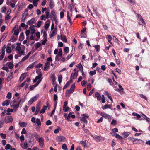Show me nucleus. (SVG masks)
I'll return each mask as SVG.
<instances>
[{"label": "nucleus", "instance_id": "f257e3e1", "mask_svg": "<svg viewBox=\"0 0 150 150\" xmlns=\"http://www.w3.org/2000/svg\"><path fill=\"white\" fill-rule=\"evenodd\" d=\"M39 97V94H37L34 97H32L30 100L28 101V104L29 105H31Z\"/></svg>", "mask_w": 150, "mask_h": 150}, {"label": "nucleus", "instance_id": "f03ea898", "mask_svg": "<svg viewBox=\"0 0 150 150\" xmlns=\"http://www.w3.org/2000/svg\"><path fill=\"white\" fill-rule=\"evenodd\" d=\"M13 120V119L11 116H8L6 117L4 119L5 122L7 124L8 123H11Z\"/></svg>", "mask_w": 150, "mask_h": 150}, {"label": "nucleus", "instance_id": "7ed1b4c3", "mask_svg": "<svg viewBox=\"0 0 150 150\" xmlns=\"http://www.w3.org/2000/svg\"><path fill=\"white\" fill-rule=\"evenodd\" d=\"M137 17H138V19L140 21V23H139V24L140 25H142L143 24H145V21L143 20L142 17L139 14H138L137 15Z\"/></svg>", "mask_w": 150, "mask_h": 150}, {"label": "nucleus", "instance_id": "20e7f679", "mask_svg": "<svg viewBox=\"0 0 150 150\" xmlns=\"http://www.w3.org/2000/svg\"><path fill=\"white\" fill-rule=\"evenodd\" d=\"M44 139L42 137L40 138L38 140V141L39 143V145L42 148L43 147L44 145Z\"/></svg>", "mask_w": 150, "mask_h": 150}, {"label": "nucleus", "instance_id": "39448f33", "mask_svg": "<svg viewBox=\"0 0 150 150\" xmlns=\"http://www.w3.org/2000/svg\"><path fill=\"white\" fill-rule=\"evenodd\" d=\"M80 143L81 144L83 145L84 147H88L89 146L88 145V144H89V143L87 140L81 141L80 142Z\"/></svg>", "mask_w": 150, "mask_h": 150}, {"label": "nucleus", "instance_id": "423d86ee", "mask_svg": "<svg viewBox=\"0 0 150 150\" xmlns=\"http://www.w3.org/2000/svg\"><path fill=\"white\" fill-rule=\"evenodd\" d=\"M21 101V100L19 98H17L15 99L11 103H16V104H18L20 105V104Z\"/></svg>", "mask_w": 150, "mask_h": 150}, {"label": "nucleus", "instance_id": "0eeeda50", "mask_svg": "<svg viewBox=\"0 0 150 150\" xmlns=\"http://www.w3.org/2000/svg\"><path fill=\"white\" fill-rule=\"evenodd\" d=\"M57 140L59 142H65L66 140V139L64 136H60L58 137Z\"/></svg>", "mask_w": 150, "mask_h": 150}, {"label": "nucleus", "instance_id": "6e6552de", "mask_svg": "<svg viewBox=\"0 0 150 150\" xmlns=\"http://www.w3.org/2000/svg\"><path fill=\"white\" fill-rule=\"evenodd\" d=\"M19 105L18 104H16L14 103H11L10 105L11 107H13L14 110H16L19 107Z\"/></svg>", "mask_w": 150, "mask_h": 150}, {"label": "nucleus", "instance_id": "1a4fd4ad", "mask_svg": "<svg viewBox=\"0 0 150 150\" xmlns=\"http://www.w3.org/2000/svg\"><path fill=\"white\" fill-rule=\"evenodd\" d=\"M28 16V13H24L22 15V18L21 19V21L24 22L26 19L27 16Z\"/></svg>", "mask_w": 150, "mask_h": 150}, {"label": "nucleus", "instance_id": "9d476101", "mask_svg": "<svg viewBox=\"0 0 150 150\" xmlns=\"http://www.w3.org/2000/svg\"><path fill=\"white\" fill-rule=\"evenodd\" d=\"M50 16L52 17L53 19L57 18L56 13L55 10H53L51 11L50 13Z\"/></svg>", "mask_w": 150, "mask_h": 150}, {"label": "nucleus", "instance_id": "9b49d317", "mask_svg": "<svg viewBox=\"0 0 150 150\" xmlns=\"http://www.w3.org/2000/svg\"><path fill=\"white\" fill-rule=\"evenodd\" d=\"M95 97H96L98 101H100L101 100V97L100 94L98 92H96L95 93Z\"/></svg>", "mask_w": 150, "mask_h": 150}, {"label": "nucleus", "instance_id": "f8f14e48", "mask_svg": "<svg viewBox=\"0 0 150 150\" xmlns=\"http://www.w3.org/2000/svg\"><path fill=\"white\" fill-rule=\"evenodd\" d=\"M97 142H100L102 139L103 137L99 136H95L93 137Z\"/></svg>", "mask_w": 150, "mask_h": 150}, {"label": "nucleus", "instance_id": "ddd939ff", "mask_svg": "<svg viewBox=\"0 0 150 150\" xmlns=\"http://www.w3.org/2000/svg\"><path fill=\"white\" fill-rule=\"evenodd\" d=\"M35 21V19L34 18H32L31 20L28 21L27 23L30 25H32L33 23H34Z\"/></svg>", "mask_w": 150, "mask_h": 150}, {"label": "nucleus", "instance_id": "4468645a", "mask_svg": "<svg viewBox=\"0 0 150 150\" xmlns=\"http://www.w3.org/2000/svg\"><path fill=\"white\" fill-rule=\"evenodd\" d=\"M49 6L51 9H52L54 6V3L52 0H51L49 2Z\"/></svg>", "mask_w": 150, "mask_h": 150}, {"label": "nucleus", "instance_id": "2eb2a0df", "mask_svg": "<svg viewBox=\"0 0 150 150\" xmlns=\"http://www.w3.org/2000/svg\"><path fill=\"white\" fill-rule=\"evenodd\" d=\"M24 36L23 33V32H21L19 38V40L20 41H22L24 40Z\"/></svg>", "mask_w": 150, "mask_h": 150}, {"label": "nucleus", "instance_id": "dca6fc26", "mask_svg": "<svg viewBox=\"0 0 150 150\" xmlns=\"http://www.w3.org/2000/svg\"><path fill=\"white\" fill-rule=\"evenodd\" d=\"M10 102V101L9 100H7L3 102L2 105L3 106H4L5 105L8 106L9 105Z\"/></svg>", "mask_w": 150, "mask_h": 150}, {"label": "nucleus", "instance_id": "f3484780", "mask_svg": "<svg viewBox=\"0 0 150 150\" xmlns=\"http://www.w3.org/2000/svg\"><path fill=\"white\" fill-rule=\"evenodd\" d=\"M50 63L49 62H47L45 63V67L44 68V71H46L47 70V68L49 67Z\"/></svg>", "mask_w": 150, "mask_h": 150}, {"label": "nucleus", "instance_id": "a211bd4d", "mask_svg": "<svg viewBox=\"0 0 150 150\" xmlns=\"http://www.w3.org/2000/svg\"><path fill=\"white\" fill-rule=\"evenodd\" d=\"M13 75V72H11L10 73L9 76L7 78V81L8 82L10 81L12 79Z\"/></svg>", "mask_w": 150, "mask_h": 150}, {"label": "nucleus", "instance_id": "6ab92c4d", "mask_svg": "<svg viewBox=\"0 0 150 150\" xmlns=\"http://www.w3.org/2000/svg\"><path fill=\"white\" fill-rule=\"evenodd\" d=\"M57 28H55L53 32H52V33L51 35H50V37H53L55 35H56L57 34Z\"/></svg>", "mask_w": 150, "mask_h": 150}, {"label": "nucleus", "instance_id": "aec40b11", "mask_svg": "<svg viewBox=\"0 0 150 150\" xmlns=\"http://www.w3.org/2000/svg\"><path fill=\"white\" fill-rule=\"evenodd\" d=\"M41 33L43 32V37H44V39H47V33L46 31L44 30L43 29H42L41 31Z\"/></svg>", "mask_w": 150, "mask_h": 150}, {"label": "nucleus", "instance_id": "412c9836", "mask_svg": "<svg viewBox=\"0 0 150 150\" xmlns=\"http://www.w3.org/2000/svg\"><path fill=\"white\" fill-rule=\"evenodd\" d=\"M25 73H22L19 78L20 81L21 82L23 81L24 80L25 78Z\"/></svg>", "mask_w": 150, "mask_h": 150}, {"label": "nucleus", "instance_id": "4be33fe9", "mask_svg": "<svg viewBox=\"0 0 150 150\" xmlns=\"http://www.w3.org/2000/svg\"><path fill=\"white\" fill-rule=\"evenodd\" d=\"M130 140L132 141L133 143L134 144H137L138 142V141L141 140L139 139H134L133 138H131L130 139Z\"/></svg>", "mask_w": 150, "mask_h": 150}, {"label": "nucleus", "instance_id": "5701e85b", "mask_svg": "<svg viewBox=\"0 0 150 150\" xmlns=\"http://www.w3.org/2000/svg\"><path fill=\"white\" fill-rule=\"evenodd\" d=\"M21 30L20 27H19L18 29L14 31L13 34L16 35H18L19 30Z\"/></svg>", "mask_w": 150, "mask_h": 150}, {"label": "nucleus", "instance_id": "b1692460", "mask_svg": "<svg viewBox=\"0 0 150 150\" xmlns=\"http://www.w3.org/2000/svg\"><path fill=\"white\" fill-rule=\"evenodd\" d=\"M73 93L69 90H67L66 93V96L67 97H69L70 96V94Z\"/></svg>", "mask_w": 150, "mask_h": 150}, {"label": "nucleus", "instance_id": "393cba45", "mask_svg": "<svg viewBox=\"0 0 150 150\" xmlns=\"http://www.w3.org/2000/svg\"><path fill=\"white\" fill-rule=\"evenodd\" d=\"M80 120L81 121V123L82 122L84 123H87V121L86 118H84V117H81Z\"/></svg>", "mask_w": 150, "mask_h": 150}, {"label": "nucleus", "instance_id": "a878e982", "mask_svg": "<svg viewBox=\"0 0 150 150\" xmlns=\"http://www.w3.org/2000/svg\"><path fill=\"white\" fill-rule=\"evenodd\" d=\"M77 74L76 72L74 74L72 73L71 74V77H72L73 79H74L77 77Z\"/></svg>", "mask_w": 150, "mask_h": 150}, {"label": "nucleus", "instance_id": "bb28decb", "mask_svg": "<svg viewBox=\"0 0 150 150\" xmlns=\"http://www.w3.org/2000/svg\"><path fill=\"white\" fill-rule=\"evenodd\" d=\"M75 88V83H73L71 86L70 89L69 90L71 91L72 92H74V89Z\"/></svg>", "mask_w": 150, "mask_h": 150}, {"label": "nucleus", "instance_id": "cd10ccee", "mask_svg": "<svg viewBox=\"0 0 150 150\" xmlns=\"http://www.w3.org/2000/svg\"><path fill=\"white\" fill-rule=\"evenodd\" d=\"M20 126L23 127H25L26 126L27 124L26 123L22 122L19 123Z\"/></svg>", "mask_w": 150, "mask_h": 150}, {"label": "nucleus", "instance_id": "c85d7f7f", "mask_svg": "<svg viewBox=\"0 0 150 150\" xmlns=\"http://www.w3.org/2000/svg\"><path fill=\"white\" fill-rule=\"evenodd\" d=\"M61 39L64 42H67V40L66 39V37L65 35L63 36L62 35H61Z\"/></svg>", "mask_w": 150, "mask_h": 150}, {"label": "nucleus", "instance_id": "c756f323", "mask_svg": "<svg viewBox=\"0 0 150 150\" xmlns=\"http://www.w3.org/2000/svg\"><path fill=\"white\" fill-rule=\"evenodd\" d=\"M40 107L39 106H37L36 107V109L34 113V115H35L38 114L40 110Z\"/></svg>", "mask_w": 150, "mask_h": 150}, {"label": "nucleus", "instance_id": "7c9ffc66", "mask_svg": "<svg viewBox=\"0 0 150 150\" xmlns=\"http://www.w3.org/2000/svg\"><path fill=\"white\" fill-rule=\"evenodd\" d=\"M67 18L69 22L70 23L71 25L72 24L71 20L70 17L69 16V12H67Z\"/></svg>", "mask_w": 150, "mask_h": 150}, {"label": "nucleus", "instance_id": "2f4dec72", "mask_svg": "<svg viewBox=\"0 0 150 150\" xmlns=\"http://www.w3.org/2000/svg\"><path fill=\"white\" fill-rule=\"evenodd\" d=\"M94 47L95 48L96 51L98 52L99 51L100 48V45H95L94 46Z\"/></svg>", "mask_w": 150, "mask_h": 150}, {"label": "nucleus", "instance_id": "473e14b6", "mask_svg": "<svg viewBox=\"0 0 150 150\" xmlns=\"http://www.w3.org/2000/svg\"><path fill=\"white\" fill-rule=\"evenodd\" d=\"M45 18L47 19L49 18L50 17V12L48 11H46L45 12Z\"/></svg>", "mask_w": 150, "mask_h": 150}, {"label": "nucleus", "instance_id": "72a5a7b5", "mask_svg": "<svg viewBox=\"0 0 150 150\" xmlns=\"http://www.w3.org/2000/svg\"><path fill=\"white\" fill-rule=\"evenodd\" d=\"M102 108L104 110L107 108H110V106L109 105L107 104L105 105L104 106L102 107Z\"/></svg>", "mask_w": 150, "mask_h": 150}, {"label": "nucleus", "instance_id": "f704fd0d", "mask_svg": "<svg viewBox=\"0 0 150 150\" xmlns=\"http://www.w3.org/2000/svg\"><path fill=\"white\" fill-rule=\"evenodd\" d=\"M57 127L58 128L55 129L54 131V133H58L59 132V130H61V128L60 127L57 126Z\"/></svg>", "mask_w": 150, "mask_h": 150}, {"label": "nucleus", "instance_id": "c9c22d12", "mask_svg": "<svg viewBox=\"0 0 150 150\" xmlns=\"http://www.w3.org/2000/svg\"><path fill=\"white\" fill-rule=\"evenodd\" d=\"M7 64H8V66L9 69H11L13 67V63L11 62H8Z\"/></svg>", "mask_w": 150, "mask_h": 150}, {"label": "nucleus", "instance_id": "e433bc0d", "mask_svg": "<svg viewBox=\"0 0 150 150\" xmlns=\"http://www.w3.org/2000/svg\"><path fill=\"white\" fill-rule=\"evenodd\" d=\"M102 116V117L106 119H108L109 117V115L105 113L103 114Z\"/></svg>", "mask_w": 150, "mask_h": 150}, {"label": "nucleus", "instance_id": "4c0bfd02", "mask_svg": "<svg viewBox=\"0 0 150 150\" xmlns=\"http://www.w3.org/2000/svg\"><path fill=\"white\" fill-rule=\"evenodd\" d=\"M11 49L10 47L9 46H8L6 47V52L7 53H8V54L10 53L11 52Z\"/></svg>", "mask_w": 150, "mask_h": 150}, {"label": "nucleus", "instance_id": "58836bf2", "mask_svg": "<svg viewBox=\"0 0 150 150\" xmlns=\"http://www.w3.org/2000/svg\"><path fill=\"white\" fill-rule=\"evenodd\" d=\"M39 1V0H34L33 1V4L34 6L35 7H37L38 4V2Z\"/></svg>", "mask_w": 150, "mask_h": 150}, {"label": "nucleus", "instance_id": "ea45409f", "mask_svg": "<svg viewBox=\"0 0 150 150\" xmlns=\"http://www.w3.org/2000/svg\"><path fill=\"white\" fill-rule=\"evenodd\" d=\"M58 78L59 83V84H60L61 83L62 81V75H59L58 76Z\"/></svg>", "mask_w": 150, "mask_h": 150}, {"label": "nucleus", "instance_id": "a19ab883", "mask_svg": "<svg viewBox=\"0 0 150 150\" xmlns=\"http://www.w3.org/2000/svg\"><path fill=\"white\" fill-rule=\"evenodd\" d=\"M59 52H58V54L57 55H59V56L61 57H62V48H60L59 49Z\"/></svg>", "mask_w": 150, "mask_h": 150}, {"label": "nucleus", "instance_id": "79ce46f5", "mask_svg": "<svg viewBox=\"0 0 150 150\" xmlns=\"http://www.w3.org/2000/svg\"><path fill=\"white\" fill-rule=\"evenodd\" d=\"M8 11L7 12V14L5 18V20H8L10 19V17L9 16L10 13L8 14Z\"/></svg>", "mask_w": 150, "mask_h": 150}, {"label": "nucleus", "instance_id": "37998d69", "mask_svg": "<svg viewBox=\"0 0 150 150\" xmlns=\"http://www.w3.org/2000/svg\"><path fill=\"white\" fill-rule=\"evenodd\" d=\"M36 123L38 126H40L41 125L40 120L39 119L37 118L36 119Z\"/></svg>", "mask_w": 150, "mask_h": 150}, {"label": "nucleus", "instance_id": "c03bdc74", "mask_svg": "<svg viewBox=\"0 0 150 150\" xmlns=\"http://www.w3.org/2000/svg\"><path fill=\"white\" fill-rule=\"evenodd\" d=\"M96 70H94L93 71H90L89 74L91 76H93L96 74Z\"/></svg>", "mask_w": 150, "mask_h": 150}, {"label": "nucleus", "instance_id": "a18cd8bd", "mask_svg": "<svg viewBox=\"0 0 150 150\" xmlns=\"http://www.w3.org/2000/svg\"><path fill=\"white\" fill-rule=\"evenodd\" d=\"M70 84L68 82H67L66 83V84L64 85V87H63V89L64 90V89L67 88L69 86V85Z\"/></svg>", "mask_w": 150, "mask_h": 150}, {"label": "nucleus", "instance_id": "49530a36", "mask_svg": "<svg viewBox=\"0 0 150 150\" xmlns=\"http://www.w3.org/2000/svg\"><path fill=\"white\" fill-rule=\"evenodd\" d=\"M11 147V146L9 144H7L5 146V148L6 149L8 150Z\"/></svg>", "mask_w": 150, "mask_h": 150}, {"label": "nucleus", "instance_id": "de8ad7c7", "mask_svg": "<svg viewBox=\"0 0 150 150\" xmlns=\"http://www.w3.org/2000/svg\"><path fill=\"white\" fill-rule=\"evenodd\" d=\"M37 63V61H36L34 63H32L28 67L30 68H32L34 67V64L36 63Z\"/></svg>", "mask_w": 150, "mask_h": 150}, {"label": "nucleus", "instance_id": "09e8293b", "mask_svg": "<svg viewBox=\"0 0 150 150\" xmlns=\"http://www.w3.org/2000/svg\"><path fill=\"white\" fill-rule=\"evenodd\" d=\"M64 51L66 53H68L69 52V49L68 47H65L64 50Z\"/></svg>", "mask_w": 150, "mask_h": 150}, {"label": "nucleus", "instance_id": "8fccbe9b", "mask_svg": "<svg viewBox=\"0 0 150 150\" xmlns=\"http://www.w3.org/2000/svg\"><path fill=\"white\" fill-rule=\"evenodd\" d=\"M140 95V97L142 98H143L145 100H147L148 99L143 94H141Z\"/></svg>", "mask_w": 150, "mask_h": 150}, {"label": "nucleus", "instance_id": "3c124183", "mask_svg": "<svg viewBox=\"0 0 150 150\" xmlns=\"http://www.w3.org/2000/svg\"><path fill=\"white\" fill-rule=\"evenodd\" d=\"M6 98L8 99H10L11 98V94L10 92H8L6 96Z\"/></svg>", "mask_w": 150, "mask_h": 150}, {"label": "nucleus", "instance_id": "603ef678", "mask_svg": "<svg viewBox=\"0 0 150 150\" xmlns=\"http://www.w3.org/2000/svg\"><path fill=\"white\" fill-rule=\"evenodd\" d=\"M130 134V133L129 132H127L124 133L123 134L124 137L125 138L127 137L128 135Z\"/></svg>", "mask_w": 150, "mask_h": 150}, {"label": "nucleus", "instance_id": "864d4df0", "mask_svg": "<svg viewBox=\"0 0 150 150\" xmlns=\"http://www.w3.org/2000/svg\"><path fill=\"white\" fill-rule=\"evenodd\" d=\"M42 76V74L41 72H40V74H39L38 76H36L35 78L37 79H40Z\"/></svg>", "mask_w": 150, "mask_h": 150}, {"label": "nucleus", "instance_id": "5fc2aeb1", "mask_svg": "<svg viewBox=\"0 0 150 150\" xmlns=\"http://www.w3.org/2000/svg\"><path fill=\"white\" fill-rule=\"evenodd\" d=\"M28 58V57H27L26 56H25L22 58L21 60V61L20 62L21 63L23 62L24 61L26 60Z\"/></svg>", "mask_w": 150, "mask_h": 150}, {"label": "nucleus", "instance_id": "6e6d98bb", "mask_svg": "<svg viewBox=\"0 0 150 150\" xmlns=\"http://www.w3.org/2000/svg\"><path fill=\"white\" fill-rule=\"evenodd\" d=\"M41 43L38 42L35 45V48L36 49H38L41 46Z\"/></svg>", "mask_w": 150, "mask_h": 150}, {"label": "nucleus", "instance_id": "4d7b16f0", "mask_svg": "<svg viewBox=\"0 0 150 150\" xmlns=\"http://www.w3.org/2000/svg\"><path fill=\"white\" fill-rule=\"evenodd\" d=\"M62 148L64 150H67L68 149L67 147V146L66 144H62Z\"/></svg>", "mask_w": 150, "mask_h": 150}, {"label": "nucleus", "instance_id": "13d9d810", "mask_svg": "<svg viewBox=\"0 0 150 150\" xmlns=\"http://www.w3.org/2000/svg\"><path fill=\"white\" fill-rule=\"evenodd\" d=\"M86 82L84 80L83 81L81 82V84L82 86L83 87H85V86H86Z\"/></svg>", "mask_w": 150, "mask_h": 150}, {"label": "nucleus", "instance_id": "bf43d9fd", "mask_svg": "<svg viewBox=\"0 0 150 150\" xmlns=\"http://www.w3.org/2000/svg\"><path fill=\"white\" fill-rule=\"evenodd\" d=\"M102 102L103 103H104L105 102V97L103 95H102Z\"/></svg>", "mask_w": 150, "mask_h": 150}, {"label": "nucleus", "instance_id": "052dcab7", "mask_svg": "<svg viewBox=\"0 0 150 150\" xmlns=\"http://www.w3.org/2000/svg\"><path fill=\"white\" fill-rule=\"evenodd\" d=\"M26 133L27 132L25 130V128H23L22 129V131L21 132V134L23 135V134H26Z\"/></svg>", "mask_w": 150, "mask_h": 150}, {"label": "nucleus", "instance_id": "680f3d73", "mask_svg": "<svg viewBox=\"0 0 150 150\" xmlns=\"http://www.w3.org/2000/svg\"><path fill=\"white\" fill-rule=\"evenodd\" d=\"M111 124L113 125H115L116 124V121L114 119H113L111 122Z\"/></svg>", "mask_w": 150, "mask_h": 150}, {"label": "nucleus", "instance_id": "e2e57ef3", "mask_svg": "<svg viewBox=\"0 0 150 150\" xmlns=\"http://www.w3.org/2000/svg\"><path fill=\"white\" fill-rule=\"evenodd\" d=\"M52 122L49 120H47L46 122V124L47 125H49L52 124Z\"/></svg>", "mask_w": 150, "mask_h": 150}, {"label": "nucleus", "instance_id": "0e129e2a", "mask_svg": "<svg viewBox=\"0 0 150 150\" xmlns=\"http://www.w3.org/2000/svg\"><path fill=\"white\" fill-rule=\"evenodd\" d=\"M57 95L55 94L54 95L53 100L55 102L57 101Z\"/></svg>", "mask_w": 150, "mask_h": 150}, {"label": "nucleus", "instance_id": "69168bd1", "mask_svg": "<svg viewBox=\"0 0 150 150\" xmlns=\"http://www.w3.org/2000/svg\"><path fill=\"white\" fill-rule=\"evenodd\" d=\"M143 115L144 116H143L144 118V119H145L148 122H149V121H150V119L148 118L146 115H144V114H143Z\"/></svg>", "mask_w": 150, "mask_h": 150}, {"label": "nucleus", "instance_id": "338daca9", "mask_svg": "<svg viewBox=\"0 0 150 150\" xmlns=\"http://www.w3.org/2000/svg\"><path fill=\"white\" fill-rule=\"evenodd\" d=\"M68 104V102L67 101H65L64 103L63 108V109H64V108H66L67 107V105Z\"/></svg>", "mask_w": 150, "mask_h": 150}, {"label": "nucleus", "instance_id": "774afa93", "mask_svg": "<svg viewBox=\"0 0 150 150\" xmlns=\"http://www.w3.org/2000/svg\"><path fill=\"white\" fill-rule=\"evenodd\" d=\"M2 69L3 70L6 71L7 72L9 71V69L8 68L6 67H3Z\"/></svg>", "mask_w": 150, "mask_h": 150}]
</instances>
